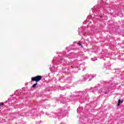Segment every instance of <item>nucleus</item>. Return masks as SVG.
Listing matches in <instances>:
<instances>
[{"instance_id": "nucleus-1", "label": "nucleus", "mask_w": 124, "mask_h": 124, "mask_svg": "<svg viewBox=\"0 0 124 124\" xmlns=\"http://www.w3.org/2000/svg\"><path fill=\"white\" fill-rule=\"evenodd\" d=\"M42 79V76H37L36 77L31 78V81L37 82H39V81L41 80Z\"/></svg>"}, {"instance_id": "nucleus-2", "label": "nucleus", "mask_w": 124, "mask_h": 124, "mask_svg": "<svg viewBox=\"0 0 124 124\" xmlns=\"http://www.w3.org/2000/svg\"><path fill=\"white\" fill-rule=\"evenodd\" d=\"M124 102V100L121 101V99H119L118 100V103L117 104V106H119V105H121V103H123Z\"/></svg>"}, {"instance_id": "nucleus-3", "label": "nucleus", "mask_w": 124, "mask_h": 124, "mask_svg": "<svg viewBox=\"0 0 124 124\" xmlns=\"http://www.w3.org/2000/svg\"><path fill=\"white\" fill-rule=\"evenodd\" d=\"M36 86H37V82H36L35 84H34L32 86V87L33 88H35V87H36Z\"/></svg>"}, {"instance_id": "nucleus-4", "label": "nucleus", "mask_w": 124, "mask_h": 124, "mask_svg": "<svg viewBox=\"0 0 124 124\" xmlns=\"http://www.w3.org/2000/svg\"><path fill=\"white\" fill-rule=\"evenodd\" d=\"M3 103H0V106H1V105H3Z\"/></svg>"}, {"instance_id": "nucleus-5", "label": "nucleus", "mask_w": 124, "mask_h": 124, "mask_svg": "<svg viewBox=\"0 0 124 124\" xmlns=\"http://www.w3.org/2000/svg\"><path fill=\"white\" fill-rule=\"evenodd\" d=\"M78 44L79 46H81V43H80V42H78Z\"/></svg>"}]
</instances>
